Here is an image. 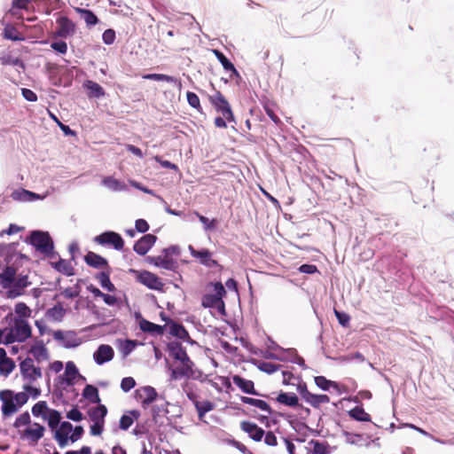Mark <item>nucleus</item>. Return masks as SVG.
I'll use <instances>...</instances> for the list:
<instances>
[{
    "label": "nucleus",
    "instance_id": "obj_29",
    "mask_svg": "<svg viewBox=\"0 0 454 454\" xmlns=\"http://www.w3.org/2000/svg\"><path fill=\"white\" fill-rule=\"evenodd\" d=\"M110 274L111 269L102 270L101 272L97 274L96 279L99 282L100 286L104 289H106L108 292H114L115 291V286L110 280Z\"/></svg>",
    "mask_w": 454,
    "mask_h": 454
},
{
    "label": "nucleus",
    "instance_id": "obj_54",
    "mask_svg": "<svg viewBox=\"0 0 454 454\" xmlns=\"http://www.w3.org/2000/svg\"><path fill=\"white\" fill-rule=\"evenodd\" d=\"M66 374L68 377L67 380L71 381L75 379L78 374V370L73 362H68L66 366Z\"/></svg>",
    "mask_w": 454,
    "mask_h": 454
},
{
    "label": "nucleus",
    "instance_id": "obj_59",
    "mask_svg": "<svg viewBox=\"0 0 454 454\" xmlns=\"http://www.w3.org/2000/svg\"><path fill=\"white\" fill-rule=\"evenodd\" d=\"M334 314L340 325H341L342 326H348L349 325L350 317L347 313L334 309Z\"/></svg>",
    "mask_w": 454,
    "mask_h": 454
},
{
    "label": "nucleus",
    "instance_id": "obj_40",
    "mask_svg": "<svg viewBox=\"0 0 454 454\" xmlns=\"http://www.w3.org/2000/svg\"><path fill=\"white\" fill-rule=\"evenodd\" d=\"M169 333L182 340H186L189 338V333L184 326L176 322H171L169 325Z\"/></svg>",
    "mask_w": 454,
    "mask_h": 454
},
{
    "label": "nucleus",
    "instance_id": "obj_45",
    "mask_svg": "<svg viewBox=\"0 0 454 454\" xmlns=\"http://www.w3.org/2000/svg\"><path fill=\"white\" fill-rule=\"evenodd\" d=\"M316 385L323 390H328L331 387H337L336 382L327 380L324 376L315 377Z\"/></svg>",
    "mask_w": 454,
    "mask_h": 454
},
{
    "label": "nucleus",
    "instance_id": "obj_36",
    "mask_svg": "<svg viewBox=\"0 0 454 454\" xmlns=\"http://www.w3.org/2000/svg\"><path fill=\"white\" fill-rule=\"evenodd\" d=\"M213 52L226 71L231 72L232 74L239 75V72L235 68L234 65L222 51L219 50H214Z\"/></svg>",
    "mask_w": 454,
    "mask_h": 454
},
{
    "label": "nucleus",
    "instance_id": "obj_19",
    "mask_svg": "<svg viewBox=\"0 0 454 454\" xmlns=\"http://www.w3.org/2000/svg\"><path fill=\"white\" fill-rule=\"evenodd\" d=\"M240 428L246 432L251 439L255 442L262 441L264 436V430L258 427L255 423L250 421H242L240 423Z\"/></svg>",
    "mask_w": 454,
    "mask_h": 454
},
{
    "label": "nucleus",
    "instance_id": "obj_33",
    "mask_svg": "<svg viewBox=\"0 0 454 454\" xmlns=\"http://www.w3.org/2000/svg\"><path fill=\"white\" fill-rule=\"evenodd\" d=\"M276 400L282 404L289 407L299 406V399L294 393L281 392L276 398Z\"/></svg>",
    "mask_w": 454,
    "mask_h": 454
},
{
    "label": "nucleus",
    "instance_id": "obj_22",
    "mask_svg": "<svg viewBox=\"0 0 454 454\" xmlns=\"http://www.w3.org/2000/svg\"><path fill=\"white\" fill-rule=\"evenodd\" d=\"M232 381L244 393L255 395H259L255 390L254 383L252 380H247L239 375H234L232 377Z\"/></svg>",
    "mask_w": 454,
    "mask_h": 454
},
{
    "label": "nucleus",
    "instance_id": "obj_48",
    "mask_svg": "<svg viewBox=\"0 0 454 454\" xmlns=\"http://www.w3.org/2000/svg\"><path fill=\"white\" fill-rule=\"evenodd\" d=\"M15 368V363L12 359L7 357L6 359L0 361V372L5 376L9 375Z\"/></svg>",
    "mask_w": 454,
    "mask_h": 454
},
{
    "label": "nucleus",
    "instance_id": "obj_52",
    "mask_svg": "<svg viewBox=\"0 0 454 454\" xmlns=\"http://www.w3.org/2000/svg\"><path fill=\"white\" fill-rule=\"evenodd\" d=\"M280 366H281L280 364H273V363H270V362H262L259 365V369L262 372H266L268 374H271V373H274L277 371H278Z\"/></svg>",
    "mask_w": 454,
    "mask_h": 454
},
{
    "label": "nucleus",
    "instance_id": "obj_18",
    "mask_svg": "<svg viewBox=\"0 0 454 454\" xmlns=\"http://www.w3.org/2000/svg\"><path fill=\"white\" fill-rule=\"evenodd\" d=\"M57 24L59 28L56 31V35L59 37L66 38L74 32L75 25L68 17H59L57 20Z\"/></svg>",
    "mask_w": 454,
    "mask_h": 454
},
{
    "label": "nucleus",
    "instance_id": "obj_26",
    "mask_svg": "<svg viewBox=\"0 0 454 454\" xmlns=\"http://www.w3.org/2000/svg\"><path fill=\"white\" fill-rule=\"evenodd\" d=\"M44 427L38 423H35L33 427H27L25 430L24 436L28 438L33 443L37 442L43 436Z\"/></svg>",
    "mask_w": 454,
    "mask_h": 454
},
{
    "label": "nucleus",
    "instance_id": "obj_23",
    "mask_svg": "<svg viewBox=\"0 0 454 454\" xmlns=\"http://www.w3.org/2000/svg\"><path fill=\"white\" fill-rule=\"evenodd\" d=\"M88 415L92 422L105 423V418L107 415V408L104 404H98L88 411Z\"/></svg>",
    "mask_w": 454,
    "mask_h": 454
},
{
    "label": "nucleus",
    "instance_id": "obj_21",
    "mask_svg": "<svg viewBox=\"0 0 454 454\" xmlns=\"http://www.w3.org/2000/svg\"><path fill=\"white\" fill-rule=\"evenodd\" d=\"M137 395L141 399L143 408L148 407L158 396L155 388L151 386H145L137 389Z\"/></svg>",
    "mask_w": 454,
    "mask_h": 454
},
{
    "label": "nucleus",
    "instance_id": "obj_25",
    "mask_svg": "<svg viewBox=\"0 0 454 454\" xmlns=\"http://www.w3.org/2000/svg\"><path fill=\"white\" fill-rule=\"evenodd\" d=\"M150 260L155 266L165 270H173L176 264V262L166 253H164L163 255L152 257Z\"/></svg>",
    "mask_w": 454,
    "mask_h": 454
},
{
    "label": "nucleus",
    "instance_id": "obj_9",
    "mask_svg": "<svg viewBox=\"0 0 454 454\" xmlns=\"http://www.w3.org/2000/svg\"><path fill=\"white\" fill-rule=\"evenodd\" d=\"M93 240L98 245L112 247L118 251L122 250L125 244L121 236L112 231H105L96 236Z\"/></svg>",
    "mask_w": 454,
    "mask_h": 454
},
{
    "label": "nucleus",
    "instance_id": "obj_41",
    "mask_svg": "<svg viewBox=\"0 0 454 454\" xmlns=\"http://www.w3.org/2000/svg\"><path fill=\"white\" fill-rule=\"evenodd\" d=\"M3 36L5 39L12 41H22L24 40L23 35L18 31V29L12 26L8 25L4 27Z\"/></svg>",
    "mask_w": 454,
    "mask_h": 454
},
{
    "label": "nucleus",
    "instance_id": "obj_30",
    "mask_svg": "<svg viewBox=\"0 0 454 454\" xmlns=\"http://www.w3.org/2000/svg\"><path fill=\"white\" fill-rule=\"evenodd\" d=\"M29 353L37 361L45 360L48 358L47 348H45L43 340L36 341L35 344L30 348Z\"/></svg>",
    "mask_w": 454,
    "mask_h": 454
},
{
    "label": "nucleus",
    "instance_id": "obj_5",
    "mask_svg": "<svg viewBox=\"0 0 454 454\" xmlns=\"http://www.w3.org/2000/svg\"><path fill=\"white\" fill-rule=\"evenodd\" d=\"M0 401L2 402V413L4 417H10L16 413L19 409L28 401L27 394L23 392L14 393L11 389L0 391Z\"/></svg>",
    "mask_w": 454,
    "mask_h": 454
},
{
    "label": "nucleus",
    "instance_id": "obj_64",
    "mask_svg": "<svg viewBox=\"0 0 454 454\" xmlns=\"http://www.w3.org/2000/svg\"><path fill=\"white\" fill-rule=\"evenodd\" d=\"M105 423L93 422L90 426V434L91 435H100L104 431Z\"/></svg>",
    "mask_w": 454,
    "mask_h": 454
},
{
    "label": "nucleus",
    "instance_id": "obj_50",
    "mask_svg": "<svg viewBox=\"0 0 454 454\" xmlns=\"http://www.w3.org/2000/svg\"><path fill=\"white\" fill-rule=\"evenodd\" d=\"M188 104L197 109L199 112L202 111L201 106H200V100L196 93L188 91L186 94Z\"/></svg>",
    "mask_w": 454,
    "mask_h": 454
},
{
    "label": "nucleus",
    "instance_id": "obj_6",
    "mask_svg": "<svg viewBox=\"0 0 454 454\" xmlns=\"http://www.w3.org/2000/svg\"><path fill=\"white\" fill-rule=\"evenodd\" d=\"M214 287L213 294H206L201 299V305L204 308H215L219 312L224 314V302L223 297L226 291L221 282L212 284Z\"/></svg>",
    "mask_w": 454,
    "mask_h": 454
},
{
    "label": "nucleus",
    "instance_id": "obj_43",
    "mask_svg": "<svg viewBox=\"0 0 454 454\" xmlns=\"http://www.w3.org/2000/svg\"><path fill=\"white\" fill-rule=\"evenodd\" d=\"M0 65H2V66H7V65L19 66V67H22L23 69L25 68V65L21 59H20L19 58H13L11 55H4V56L0 57Z\"/></svg>",
    "mask_w": 454,
    "mask_h": 454
},
{
    "label": "nucleus",
    "instance_id": "obj_37",
    "mask_svg": "<svg viewBox=\"0 0 454 454\" xmlns=\"http://www.w3.org/2000/svg\"><path fill=\"white\" fill-rule=\"evenodd\" d=\"M139 417V412L137 411H130L129 415H122L120 419V428L121 430H128L133 424L134 419H137Z\"/></svg>",
    "mask_w": 454,
    "mask_h": 454
},
{
    "label": "nucleus",
    "instance_id": "obj_16",
    "mask_svg": "<svg viewBox=\"0 0 454 454\" xmlns=\"http://www.w3.org/2000/svg\"><path fill=\"white\" fill-rule=\"evenodd\" d=\"M84 262L87 265L98 270H110L111 268L106 258L91 251L86 254L84 256Z\"/></svg>",
    "mask_w": 454,
    "mask_h": 454
},
{
    "label": "nucleus",
    "instance_id": "obj_7",
    "mask_svg": "<svg viewBox=\"0 0 454 454\" xmlns=\"http://www.w3.org/2000/svg\"><path fill=\"white\" fill-rule=\"evenodd\" d=\"M209 102L217 113H220L228 122H235V116L231 106L220 90H215L208 97Z\"/></svg>",
    "mask_w": 454,
    "mask_h": 454
},
{
    "label": "nucleus",
    "instance_id": "obj_3",
    "mask_svg": "<svg viewBox=\"0 0 454 454\" xmlns=\"http://www.w3.org/2000/svg\"><path fill=\"white\" fill-rule=\"evenodd\" d=\"M32 329L24 318L15 317L10 327L0 329V343L11 344L13 342H24L31 337Z\"/></svg>",
    "mask_w": 454,
    "mask_h": 454
},
{
    "label": "nucleus",
    "instance_id": "obj_47",
    "mask_svg": "<svg viewBox=\"0 0 454 454\" xmlns=\"http://www.w3.org/2000/svg\"><path fill=\"white\" fill-rule=\"evenodd\" d=\"M103 184L113 191H120L124 188V184L113 176H106L103 179Z\"/></svg>",
    "mask_w": 454,
    "mask_h": 454
},
{
    "label": "nucleus",
    "instance_id": "obj_27",
    "mask_svg": "<svg viewBox=\"0 0 454 454\" xmlns=\"http://www.w3.org/2000/svg\"><path fill=\"white\" fill-rule=\"evenodd\" d=\"M142 78L145 80L167 82L173 83L178 87H181V85H182L180 79H177L174 76L164 74H146L142 75Z\"/></svg>",
    "mask_w": 454,
    "mask_h": 454
},
{
    "label": "nucleus",
    "instance_id": "obj_20",
    "mask_svg": "<svg viewBox=\"0 0 454 454\" xmlns=\"http://www.w3.org/2000/svg\"><path fill=\"white\" fill-rule=\"evenodd\" d=\"M114 351L109 345L102 344L93 354V358L98 364H103L114 358Z\"/></svg>",
    "mask_w": 454,
    "mask_h": 454
},
{
    "label": "nucleus",
    "instance_id": "obj_12",
    "mask_svg": "<svg viewBox=\"0 0 454 454\" xmlns=\"http://www.w3.org/2000/svg\"><path fill=\"white\" fill-rule=\"evenodd\" d=\"M298 391L301 398L314 408L318 409L321 404L328 403L330 402V397L327 395L312 394L308 390L305 384L302 386L299 385Z\"/></svg>",
    "mask_w": 454,
    "mask_h": 454
},
{
    "label": "nucleus",
    "instance_id": "obj_15",
    "mask_svg": "<svg viewBox=\"0 0 454 454\" xmlns=\"http://www.w3.org/2000/svg\"><path fill=\"white\" fill-rule=\"evenodd\" d=\"M156 239L155 235L145 234L134 244L133 249L137 254L145 255L154 245Z\"/></svg>",
    "mask_w": 454,
    "mask_h": 454
},
{
    "label": "nucleus",
    "instance_id": "obj_1",
    "mask_svg": "<svg viewBox=\"0 0 454 454\" xmlns=\"http://www.w3.org/2000/svg\"><path fill=\"white\" fill-rule=\"evenodd\" d=\"M168 351L169 356L174 359V365L170 375L172 380L191 378L194 375V363L191 360L185 348L180 342H169L168 344Z\"/></svg>",
    "mask_w": 454,
    "mask_h": 454
},
{
    "label": "nucleus",
    "instance_id": "obj_13",
    "mask_svg": "<svg viewBox=\"0 0 454 454\" xmlns=\"http://www.w3.org/2000/svg\"><path fill=\"white\" fill-rule=\"evenodd\" d=\"M190 253L193 258H196L200 261L201 264L207 268H215L219 267L222 268V266L218 263V262L215 259H213L212 255L213 254L206 248H203L201 250H196L192 246L189 247Z\"/></svg>",
    "mask_w": 454,
    "mask_h": 454
},
{
    "label": "nucleus",
    "instance_id": "obj_53",
    "mask_svg": "<svg viewBox=\"0 0 454 454\" xmlns=\"http://www.w3.org/2000/svg\"><path fill=\"white\" fill-rule=\"evenodd\" d=\"M313 444V453L314 454H328V445L325 442H320L318 441L311 442Z\"/></svg>",
    "mask_w": 454,
    "mask_h": 454
},
{
    "label": "nucleus",
    "instance_id": "obj_28",
    "mask_svg": "<svg viewBox=\"0 0 454 454\" xmlns=\"http://www.w3.org/2000/svg\"><path fill=\"white\" fill-rule=\"evenodd\" d=\"M83 86L89 90V98H101L104 97L106 92L101 85L98 82L88 80L84 82Z\"/></svg>",
    "mask_w": 454,
    "mask_h": 454
},
{
    "label": "nucleus",
    "instance_id": "obj_35",
    "mask_svg": "<svg viewBox=\"0 0 454 454\" xmlns=\"http://www.w3.org/2000/svg\"><path fill=\"white\" fill-rule=\"evenodd\" d=\"M54 269L66 276H73L74 274L72 263L65 259H59L57 262L52 263Z\"/></svg>",
    "mask_w": 454,
    "mask_h": 454
},
{
    "label": "nucleus",
    "instance_id": "obj_11",
    "mask_svg": "<svg viewBox=\"0 0 454 454\" xmlns=\"http://www.w3.org/2000/svg\"><path fill=\"white\" fill-rule=\"evenodd\" d=\"M52 335L54 340L60 342L66 348H76L82 343V340L74 331L63 332L58 330L54 331Z\"/></svg>",
    "mask_w": 454,
    "mask_h": 454
},
{
    "label": "nucleus",
    "instance_id": "obj_51",
    "mask_svg": "<svg viewBox=\"0 0 454 454\" xmlns=\"http://www.w3.org/2000/svg\"><path fill=\"white\" fill-rule=\"evenodd\" d=\"M195 215L198 216L200 222L204 225L205 230H214L217 225V220L212 219L209 220L207 217L195 212Z\"/></svg>",
    "mask_w": 454,
    "mask_h": 454
},
{
    "label": "nucleus",
    "instance_id": "obj_60",
    "mask_svg": "<svg viewBox=\"0 0 454 454\" xmlns=\"http://www.w3.org/2000/svg\"><path fill=\"white\" fill-rule=\"evenodd\" d=\"M67 418L78 422L83 419V415L76 407H74L67 413Z\"/></svg>",
    "mask_w": 454,
    "mask_h": 454
},
{
    "label": "nucleus",
    "instance_id": "obj_55",
    "mask_svg": "<svg viewBox=\"0 0 454 454\" xmlns=\"http://www.w3.org/2000/svg\"><path fill=\"white\" fill-rule=\"evenodd\" d=\"M30 424V415L27 411L20 414L14 422L15 427H20Z\"/></svg>",
    "mask_w": 454,
    "mask_h": 454
},
{
    "label": "nucleus",
    "instance_id": "obj_31",
    "mask_svg": "<svg viewBox=\"0 0 454 454\" xmlns=\"http://www.w3.org/2000/svg\"><path fill=\"white\" fill-rule=\"evenodd\" d=\"M74 10L76 13L81 15V17L85 21L86 25L89 27L95 26L99 21L98 17L94 14V12L89 9L74 7Z\"/></svg>",
    "mask_w": 454,
    "mask_h": 454
},
{
    "label": "nucleus",
    "instance_id": "obj_62",
    "mask_svg": "<svg viewBox=\"0 0 454 454\" xmlns=\"http://www.w3.org/2000/svg\"><path fill=\"white\" fill-rule=\"evenodd\" d=\"M24 388V392L25 394H27V396L29 397V395H31L34 399L37 398L40 394H41V390L35 387H32L30 385H25L23 387Z\"/></svg>",
    "mask_w": 454,
    "mask_h": 454
},
{
    "label": "nucleus",
    "instance_id": "obj_2",
    "mask_svg": "<svg viewBox=\"0 0 454 454\" xmlns=\"http://www.w3.org/2000/svg\"><path fill=\"white\" fill-rule=\"evenodd\" d=\"M27 274H17L14 266H6L0 273V286L3 289H9V297H17L23 294L25 288L29 286Z\"/></svg>",
    "mask_w": 454,
    "mask_h": 454
},
{
    "label": "nucleus",
    "instance_id": "obj_38",
    "mask_svg": "<svg viewBox=\"0 0 454 454\" xmlns=\"http://www.w3.org/2000/svg\"><path fill=\"white\" fill-rule=\"evenodd\" d=\"M82 396L84 398L88 399L92 403H100L98 389L92 385H87L83 388Z\"/></svg>",
    "mask_w": 454,
    "mask_h": 454
},
{
    "label": "nucleus",
    "instance_id": "obj_44",
    "mask_svg": "<svg viewBox=\"0 0 454 454\" xmlns=\"http://www.w3.org/2000/svg\"><path fill=\"white\" fill-rule=\"evenodd\" d=\"M47 314L54 320L61 321L66 314V310L61 305H55L53 308L48 309Z\"/></svg>",
    "mask_w": 454,
    "mask_h": 454
},
{
    "label": "nucleus",
    "instance_id": "obj_34",
    "mask_svg": "<svg viewBox=\"0 0 454 454\" xmlns=\"http://www.w3.org/2000/svg\"><path fill=\"white\" fill-rule=\"evenodd\" d=\"M350 418L356 421L370 422L371 415L367 413L362 406H356L348 411Z\"/></svg>",
    "mask_w": 454,
    "mask_h": 454
},
{
    "label": "nucleus",
    "instance_id": "obj_32",
    "mask_svg": "<svg viewBox=\"0 0 454 454\" xmlns=\"http://www.w3.org/2000/svg\"><path fill=\"white\" fill-rule=\"evenodd\" d=\"M240 400L243 403L253 405L254 407H257L261 411H266L268 413V415H271V413H272L271 408L263 400L255 399V398L247 397V396H241Z\"/></svg>",
    "mask_w": 454,
    "mask_h": 454
},
{
    "label": "nucleus",
    "instance_id": "obj_46",
    "mask_svg": "<svg viewBox=\"0 0 454 454\" xmlns=\"http://www.w3.org/2000/svg\"><path fill=\"white\" fill-rule=\"evenodd\" d=\"M14 311L18 315V317L24 319L26 317H29L32 312L29 307L27 306V304H25L24 302L17 303L15 305Z\"/></svg>",
    "mask_w": 454,
    "mask_h": 454
},
{
    "label": "nucleus",
    "instance_id": "obj_49",
    "mask_svg": "<svg viewBox=\"0 0 454 454\" xmlns=\"http://www.w3.org/2000/svg\"><path fill=\"white\" fill-rule=\"evenodd\" d=\"M46 411H49L45 401H40L32 407V413L36 417L42 415L44 419H46V415L44 414Z\"/></svg>",
    "mask_w": 454,
    "mask_h": 454
},
{
    "label": "nucleus",
    "instance_id": "obj_17",
    "mask_svg": "<svg viewBox=\"0 0 454 454\" xmlns=\"http://www.w3.org/2000/svg\"><path fill=\"white\" fill-rule=\"evenodd\" d=\"M333 106L336 109L348 110L353 108V97L347 91H341L333 96Z\"/></svg>",
    "mask_w": 454,
    "mask_h": 454
},
{
    "label": "nucleus",
    "instance_id": "obj_39",
    "mask_svg": "<svg viewBox=\"0 0 454 454\" xmlns=\"http://www.w3.org/2000/svg\"><path fill=\"white\" fill-rule=\"evenodd\" d=\"M278 106L275 102L270 100H266L263 103V109L266 112L267 115L270 118V120L277 125L281 123L280 119L276 114V110Z\"/></svg>",
    "mask_w": 454,
    "mask_h": 454
},
{
    "label": "nucleus",
    "instance_id": "obj_42",
    "mask_svg": "<svg viewBox=\"0 0 454 454\" xmlns=\"http://www.w3.org/2000/svg\"><path fill=\"white\" fill-rule=\"evenodd\" d=\"M46 418L48 419V425L51 429L56 428L61 420L60 412L56 410H49Z\"/></svg>",
    "mask_w": 454,
    "mask_h": 454
},
{
    "label": "nucleus",
    "instance_id": "obj_56",
    "mask_svg": "<svg viewBox=\"0 0 454 454\" xmlns=\"http://www.w3.org/2000/svg\"><path fill=\"white\" fill-rule=\"evenodd\" d=\"M136 386V381L132 377L123 378L121 381V388L124 392H129Z\"/></svg>",
    "mask_w": 454,
    "mask_h": 454
},
{
    "label": "nucleus",
    "instance_id": "obj_58",
    "mask_svg": "<svg viewBox=\"0 0 454 454\" xmlns=\"http://www.w3.org/2000/svg\"><path fill=\"white\" fill-rule=\"evenodd\" d=\"M115 37V32L111 28L105 30L102 35L103 42L108 45L114 43Z\"/></svg>",
    "mask_w": 454,
    "mask_h": 454
},
{
    "label": "nucleus",
    "instance_id": "obj_57",
    "mask_svg": "<svg viewBox=\"0 0 454 454\" xmlns=\"http://www.w3.org/2000/svg\"><path fill=\"white\" fill-rule=\"evenodd\" d=\"M73 430V426L70 422L65 421L60 424L59 429L56 430L55 434H61L68 436L69 433Z\"/></svg>",
    "mask_w": 454,
    "mask_h": 454
},
{
    "label": "nucleus",
    "instance_id": "obj_63",
    "mask_svg": "<svg viewBox=\"0 0 454 454\" xmlns=\"http://www.w3.org/2000/svg\"><path fill=\"white\" fill-rule=\"evenodd\" d=\"M135 228L137 231L145 233L149 230V224L144 219H137L135 223Z\"/></svg>",
    "mask_w": 454,
    "mask_h": 454
},
{
    "label": "nucleus",
    "instance_id": "obj_14",
    "mask_svg": "<svg viewBox=\"0 0 454 454\" xmlns=\"http://www.w3.org/2000/svg\"><path fill=\"white\" fill-rule=\"evenodd\" d=\"M20 366L23 377L27 378L29 380L33 381L42 377L41 369L35 366L31 358L22 361Z\"/></svg>",
    "mask_w": 454,
    "mask_h": 454
},
{
    "label": "nucleus",
    "instance_id": "obj_24",
    "mask_svg": "<svg viewBox=\"0 0 454 454\" xmlns=\"http://www.w3.org/2000/svg\"><path fill=\"white\" fill-rule=\"evenodd\" d=\"M138 324L140 330L144 333L155 335H162L164 333V326L152 323L145 318H141Z\"/></svg>",
    "mask_w": 454,
    "mask_h": 454
},
{
    "label": "nucleus",
    "instance_id": "obj_10",
    "mask_svg": "<svg viewBox=\"0 0 454 454\" xmlns=\"http://www.w3.org/2000/svg\"><path fill=\"white\" fill-rule=\"evenodd\" d=\"M130 271L135 274L136 278L138 282L145 285L148 288L153 290L162 289L163 283L161 282L160 278L155 274L147 270L139 271L136 270H130Z\"/></svg>",
    "mask_w": 454,
    "mask_h": 454
},
{
    "label": "nucleus",
    "instance_id": "obj_61",
    "mask_svg": "<svg viewBox=\"0 0 454 454\" xmlns=\"http://www.w3.org/2000/svg\"><path fill=\"white\" fill-rule=\"evenodd\" d=\"M51 47L61 54H66L67 51V44L65 41L53 42L51 43Z\"/></svg>",
    "mask_w": 454,
    "mask_h": 454
},
{
    "label": "nucleus",
    "instance_id": "obj_4",
    "mask_svg": "<svg viewBox=\"0 0 454 454\" xmlns=\"http://www.w3.org/2000/svg\"><path fill=\"white\" fill-rule=\"evenodd\" d=\"M182 388L189 400L194 404L199 419L204 421L206 413L213 411L215 408V404L209 400L200 401L203 390L202 387L195 382L187 380L184 383Z\"/></svg>",
    "mask_w": 454,
    "mask_h": 454
},
{
    "label": "nucleus",
    "instance_id": "obj_8",
    "mask_svg": "<svg viewBox=\"0 0 454 454\" xmlns=\"http://www.w3.org/2000/svg\"><path fill=\"white\" fill-rule=\"evenodd\" d=\"M29 242L38 251L44 254H50L53 251V242L49 233L34 231L29 236Z\"/></svg>",
    "mask_w": 454,
    "mask_h": 454
}]
</instances>
